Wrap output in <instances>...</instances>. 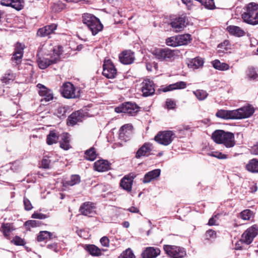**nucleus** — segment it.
Wrapping results in <instances>:
<instances>
[{
    "mask_svg": "<svg viewBox=\"0 0 258 258\" xmlns=\"http://www.w3.org/2000/svg\"><path fill=\"white\" fill-rule=\"evenodd\" d=\"M226 133L227 132L223 130H216L213 133L212 138L215 142L221 144L222 140H223Z\"/></svg>",
    "mask_w": 258,
    "mask_h": 258,
    "instance_id": "31",
    "label": "nucleus"
},
{
    "mask_svg": "<svg viewBox=\"0 0 258 258\" xmlns=\"http://www.w3.org/2000/svg\"><path fill=\"white\" fill-rule=\"evenodd\" d=\"M136 176V175L133 173H130L125 175L120 180L119 183L120 186L127 192H131L132 190L134 179Z\"/></svg>",
    "mask_w": 258,
    "mask_h": 258,
    "instance_id": "12",
    "label": "nucleus"
},
{
    "mask_svg": "<svg viewBox=\"0 0 258 258\" xmlns=\"http://www.w3.org/2000/svg\"><path fill=\"white\" fill-rule=\"evenodd\" d=\"M62 96L67 99L76 98L79 96V93H76L74 85L70 82L63 84L60 88Z\"/></svg>",
    "mask_w": 258,
    "mask_h": 258,
    "instance_id": "8",
    "label": "nucleus"
},
{
    "mask_svg": "<svg viewBox=\"0 0 258 258\" xmlns=\"http://www.w3.org/2000/svg\"><path fill=\"white\" fill-rule=\"evenodd\" d=\"M57 25L51 24L46 25L42 28H39L37 32L38 36L40 37H45L54 32L57 28Z\"/></svg>",
    "mask_w": 258,
    "mask_h": 258,
    "instance_id": "22",
    "label": "nucleus"
},
{
    "mask_svg": "<svg viewBox=\"0 0 258 258\" xmlns=\"http://www.w3.org/2000/svg\"><path fill=\"white\" fill-rule=\"evenodd\" d=\"M223 144L226 148H231L235 145L234 135L230 132H227L223 138L221 144Z\"/></svg>",
    "mask_w": 258,
    "mask_h": 258,
    "instance_id": "28",
    "label": "nucleus"
},
{
    "mask_svg": "<svg viewBox=\"0 0 258 258\" xmlns=\"http://www.w3.org/2000/svg\"><path fill=\"white\" fill-rule=\"evenodd\" d=\"M119 59L122 64H132L135 59L134 52L130 50H124L119 55Z\"/></svg>",
    "mask_w": 258,
    "mask_h": 258,
    "instance_id": "16",
    "label": "nucleus"
},
{
    "mask_svg": "<svg viewBox=\"0 0 258 258\" xmlns=\"http://www.w3.org/2000/svg\"><path fill=\"white\" fill-rule=\"evenodd\" d=\"M127 127V124H124L122 125L119 130V139L125 142L127 141L129 139L127 136L128 133L126 131Z\"/></svg>",
    "mask_w": 258,
    "mask_h": 258,
    "instance_id": "43",
    "label": "nucleus"
},
{
    "mask_svg": "<svg viewBox=\"0 0 258 258\" xmlns=\"http://www.w3.org/2000/svg\"><path fill=\"white\" fill-rule=\"evenodd\" d=\"M59 135L54 131H51L46 137V143L49 145H51L57 143L59 139Z\"/></svg>",
    "mask_w": 258,
    "mask_h": 258,
    "instance_id": "36",
    "label": "nucleus"
},
{
    "mask_svg": "<svg viewBox=\"0 0 258 258\" xmlns=\"http://www.w3.org/2000/svg\"><path fill=\"white\" fill-rule=\"evenodd\" d=\"M66 8V5L60 1L54 4L53 9L56 12H60Z\"/></svg>",
    "mask_w": 258,
    "mask_h": 258,
    "instance_id": "52",
    "label": "nucleus"
},
{
    "mask_svg": "<svg viewBox=\"0 0 258 258\" xmlns=\"http://www.w3.org/2000/svg\"><path fill=\"white\" fill-rule=\"evenodd\" d=\"M155 84L154 82L149 79L144 80L142 83V92L143 96L148 97L153 95L155 93Z\"/></svg>",
    "mask_w": 258,
    "mask_h": 258,
    "instance_id": "13",
    "label": "nucleus"
},
{
    "mask_svg": "<svg viewBox=\"0 0 258 258\" xmlns=\"http://www.w3.org/2000/svg\"><path fill=\"white\" fill-rule=\"evenodd\" d=\"M60 147L64 150H68L71 148L70 144V136L68 133H63L60 136Z\"/></svg>",
    "mask_w": 258,
    "mask_h": 258,
    "instance_id": "29",
    "label": "nucleus"
},
{
    "mask_svg": "<svg viewBox=\"0 0 258 258\" xmlns=\"http://www.w3.org/2000/svg\"><path fill=\"white\" fill-rule=\"evenodd\" d=\"M166 105L168 109H174L176 107L175 102L171 99H167Z\"/></svg>",
    "mask_w": 258,
    "mask_h": 258,
    "instance_id": "56",
    "label": "nucleus"
},
{
    "mask_svg": "<svg viewBox=\"0 0 258 258\" xmlns=\"http://www.w3.org/2000/svg\"><path fill=\"white\" fill-rule=\"evenodd\" d=\"M245 168L251 173H258V159H252L249 160Z\"/></svg>",
    "mask_w": 258,
    "mask_h": 258,
    "instance_id": "33",
    "label": "nucleus"
},
{
    "mask_svg": "<svg viewBox=\"0 0 258 258\" xmlns=\"http://www.w3.org/2000/svg\"><path fill=\"white\" fill-rule=\"evenodd\" d=\"M10 242L17 246H24L26 243L24 239L17 235L10 241Z\"/></svg>",
    "mask_w": 258,
    "mask_h": 258,
    "instance_id": "47",
    "label": "nucleus"
},
{
    "mask_svg": "<svg viewBox=\"0 0 258 258\" xmlns=\"http://www.w3.org/2000/svg\"><path fill=\"white\" fill-rule=\"evenodd\" d=\"M47 247L48 248L52 249L55 251H56V249L57 248V244H56V243L48 244Z\"/></svg>",
    "mask_w": 258,
    "mask_h": 258,
    "instance_id": "64",
    "label": "nucleus"
},
{
    "mask_svg": "<svg viewBox=\"0 0 258 258\" xmlns=\"http://www.w3.org/2000/svg\"><path fill=\"white\" fill-rule=\"evenodd\" d=\"M258 234V226L256 225H253L247 229L242 234L240 241L246 245L250 244L254 237Z\"/></svg>",
    "mask_w": 258,
    "mask_h": 258,
    "instance_id": "7",
    "label": "nucleus"
},
{
    "mask_svg": "<svg viewBox=\"0 0 258 258\" xmlns=\"http://www.w3.org/2000/svg\"><path fill=\"white\" fill-rule=\"evenodd\" d=\"M216 116L224 119H237L235 110H219L216 112Z\"/></svg>",
    "mask_w": 258,
    "mask_h": 258,
    "instance_id": "24",
    "label": "nucleus"
},
{
    "mask_svg": "<svg viewBox=\"0 0 258 258\" xmlns=\"http://www.w3.org/2000/svg\"><path fill=\"white\" fill-rule=\"evenodd\" d=\"M166 44L169 46H178L177 36L169 37L166 40Z\"/></svg>",
    "mask_w": 258,
    "mask_h": 258,
    "instance_id": "50",
    "label": "nucleus"
},
{
    "mask_svg": "<svg viewBox=\"0 0 258 258\" xmlns=\"http://www.w3.org/2000/svg\"><path fill=\"white\" fill-rule=\"evenodd\" d=\"M118 258H136V256L132 249L128 248L123 251Z\"/></svg>",
    "mask_w": 258,
    "mask_h": 258,
    "instance_id": "46",
    "label": "nucleus"
},
{
    "mask_svg": "<svg viewBox=\"0 0 258 258\" xmlns=\"http://www.w3.org/2000/svg\"><path fill=\"white\" fill-rule=\"evenodd\" d=\"M244 22L252 25L258 24V4L254 3L248 4L245 12L242 15Z\"/></svg>",
    "mask_w": 258,
    "mask_h": 258,
    "instance_id": "2",
    "label": "nucleus"
},
{
    "mask_svg": "<svg viewBox=\"0 0 258 258\" xmlns=\"http://www.w3.org/2000/svg\"><path fill=\"white\" fill-rule=\"evenodd\" d=\"M127 210L133 213H138L140 212L139 209L135 207H131L129 208Z\"/></svg>",
    "mask_w": 258,
    "mask_h": 258,
    "instance_id": "63",
    "label": "nucleus"
},
{
    "mask_svg": "<svg viewBox=\"0 0 258 258\" xmlns=\"http://www.w3.org/2000/svg\"><path fill=\"white\" fill-rule=\"evenodd\" d=\"M94 168L98 172L108 171L110 169V163L105 160H99L94 164Z\"/></svg>",
    "mask_w": 258,
    "mask_h": 258,
    "instance_id": "25",
    "label": "nucleus"
},
{
    "mask_svg": "<svg viewBox=\"0 0 258 258\" xmlns=\"http://www.w3.org/2000/svg\"><path fill=\"white\" fill-rule=\"evenodd\" d=\"M70 107L68 106H61L58 108L57 110V115L60 118H64L70 112Z\"/></svg>",
    "mask_w": 258,
    "mask_h": 258,
    "instance_id": "42",
    "label": "nucleus"
},
{
    "mask_svg": "<svg viewBox=\"0 0 258 258\" xmlns=\"http://www.w3.org/2000/svg\"><path fill=\"white\" fill-rule=\"evenodd\" d=\"M165 253L170 258H183L186 255L185 249L182 247L171 245H164Z\"/></svg>",
    "mask_w": 258,
    "mask_h": 258,
    "instance_id": "3",
    "label": "nucleus"
},
{
    "mask_svg": "<svg viewBox=\"0 0 258 258\" xmlns=\"http://www.w3.org/2000/svg\"><path fill=\"white\" fill-rule=\"evenodd\" d=\"M240 217L244 220H249L251 217H253V212L249 210L246 209L242 211L240 214Z\"/></svg>",
    "mask_w": 258,
    "mask_h": 258,
    "instance_id": "48",
    "label": "nucleus"
},
{
    "mask_svg": "<svg viewBox=\"0 0 258 258\" xmlns=\"http://www.w3.org/2000/svg\"><path fill=\"white\" fill-rule=\"evenodd\" d=\"M160 249L158 247H147L142 252V258H156L160 254Z\"/></svg>",
    "mask_w": 258,
    "mask_h": 258,
    "instance_id": "20",
    "label": "nucleus"
},
{
    "mask_svg": "<svg viewBox=\"0 0 258 258\" xmlns=\"http://www.w3.org/2000/svg\"><path fill=\"white\" fill-rule=\"evenodd\" d=\"M15 78V74L11 70H8L2 77L1 81L5 84L9 83L10 81H13Z\"/></svg>",
    "mask_w": 258,
    "mask_h": 258,
    "instance_id": "41",
    "label": "nucleus"
},
{
    "mask_svg": "<svg viewBox=\"0 0 258 258\" xmlns=\"http://www.w3.org/2000/svg\"><path fill=\"white\" fill-rule=\"evenodd\" d=\"M81 181V177L78 174H73L71 176L70 179L64 181L65 186H73L78 184Z\"/></svg>",
    "mask_w": 258,
    "mask_h": 258,
    "instance_id": "37",
    "label": "nucleus"
},
{
    "mask_svg": "<svg viewBox=\"0 0 258 258\" xmlns=\"http://www.w3.org/2000/svg\"><path fill=\"white\" fill-rule=\"evenodd\" d=\"M254 108L251 105L244 106L235 110L236 119L246 118L251 116L254 112Z\"/></svg>",
    "mask_w": 258,
    "mask_h": 258,
    "instance_id": "14",
    "label": "nucleus"
},
{
    "mask_svg": "<svg viewBox=\"0 0 258 258\" xmlns=\"http://www.w3.org/2000/svg\"><path fill=\"white\" fill-rule=\"evenodd\" d=\"M82 21L83 23L87 26L91 31L93 35H96L103 28L100 20L90 13L83 14L82 16Z\"/></svg>",
    "mask_w": 258,
    "mask_h": 258,
    "instance_id": "1",
    "label": "nucleus"
},
{
    "mask_svg": "<svg viewBox=\"0 0 258 258\" xmlns=\"http://www.w3.org/2000/svg\"><path fill=\"white\" fill-rule=\"evenodd\" d=\"M23 203L24 206V209L26 211H28L32 209L33 206L31 204V202L28 198H27L25 197H24L23 198Z\"/></svg>",
    "mask_w": 258,
    "mask_h": 258,
    "instance_id": "54",
    "label": "nucleus"
},
{
    "mask_svg": "<svg viewBox=\"0 0 258 258\" xmlns=\"http://www.w3.org/2000/svg\"><path fill=\"white\" fill-rule=\"evenodd\" d=\"M42 222L35 220H30L26 221L24 225L27 227L28 230H30L31 228L39 227L41 225Z\"/></svg>",
    "mask_w": 258,
    "mask_h": 258,
    "instance_id": "44",
    "label": "nucleus"
},
{
    "mask_svg": "<svg viewBox=\"0 0 258 258\" xmlns=\"http://www.w3.org/2000/svg\"><path fill=\"white\" fill-rule=\"evenodd\" d=\"M85 249L92 256H99L101 255L100 249L94 244L86 245Z\"/></svg>",
    "mask_w": 258,
    "mask_h": 258,
    "instance_id": "35",
    "label": "nucleus"
},
{
    "mask_svg": "<svg viewBox=\"0 0 258 258\" xmlns=\"http://www.w3.org/2000/svg\"><path fill=\"white\" fill-rule=\"evenodd\" d=\"M24 45L21 43L17 42L16 44L14 52L17 53L18 54H21L23 55L24 52Z\"/></svg>",
    "mask_w": 258,
    "mask_h": 258,
    "instance_id": "55",
    "label": "nucleus"
},
{
    "mask_svg": "<svg viewBox=\"0 0 258 258\" xmlns=\"http://www.w3.org/2000/svg\"><path fill=\"white\" fill-rule=\"evenodd\" d=\"M48 216L42 213H38L37 212H34L32 215L31 218L33 219H44Z\"/></svg>",
    "mask_w": 258,
    "mask_h": 258,
    "instance_id": "59",
    "label": "nucleus"
},
{
    "mask_svg": "<svg viewBox=\"0 0 258 258\" xmlns=\"http://www.w3.org/2000/svg\"><path fill=\"white\" fill-rule=\"evenodd\" d=\"M205 238L209 240L210 239H214L217 237L216 232L212 229H209L206 231L205 234Z\"/></svg>",
    "mask_w": 258,
    "mask_h": 258,
    "instance_id": "53",
    "label": "nucleus"
},
{
    "mask_svg": "<svg viewBox=\"0 0 258 258\" xmlns=\"http://www.w3.org/2000/svg\"><path fill=\"white\" fill-rule=\"evenodd\" d=\"M50 160L46 156H44L41 161V166L43 168H49Z\"/></svg>",
    "mask_w": 258,
    "mask_h": 258,
    "instance_id": "58",
    "label": "nucleus"
},
{
    "mask_svg": "<svg viewBox=\"0 0 258 258\" xmlns=\"http://www.w3.org/2000/svg\"><path fill=\"white\" fill-rule=\"evenodd\" d=\"M100 242L101 245L105 247H108L109 244V239L107 236L102 237L100 240Z\"/></svg>",
    "mask_w": 258,
    "mask_h": 258,
    "instance_id": "60",
    "label": "nucleus"
},
{
    "mask_svg": "<svg viewBox=\"0 0 258 258\" xmlns=\"http://www.w3.org/2000/svg\"><path fill=\"white\" fill-rule=\"evenodd\" d=\"M15 229L14 224L11 223H3L0 228V231L7 239H10V233Z\"/></svg>",
    "mask_w": 258,
    "mask_h": 258,
    "instance_id": "26",
    "label": "nucleus"
},
{
    "mask_svg": "<svg viewBox=\"0 0 258 258\" xmlns=\"http://www.w3.org/2000/svg\"><path fill=\"white\" fill-rule=\"evenodd\" d=\"M95 207L93 203L86 202L81 205L79 209V212L84 216L92 217L95 213Z\"/></svg>",
    "mask_w": 258,
    "mask_h": 258,
    "instance_id": "17",
    "label": "nucleus"
},
{
    "mask_svg": "<svg viewBox=\"0 0 258 258\" xmlns=\"http://www.w3.org/2000/svg\"><path fill=\"white\" fill-rule=\"evenodd\" d=\"M178 46L187 45L191 40V35L189 34L177 35Z\"/></svg>",
    "mask_w": 258,
    "mask_h": 258,
    "instance_id": "34",
    "label": "nucleus"
},
{
    "mask_svg": "<svg viewBox=\"0 0 258 258\" xmlns=\"http://www.w3.org/2000/svg\"><path fill=\"white\" fill-rule=\"evenodd\" d=\"M204 61L200 57H196L188 60L187 65L189 68L192 69H198L203 66Z\"/></svg>",
    "mask_w": 258,
    "mask_h": 258,
    "instance_id": "30",
    "label": "nucleus"
},
{
    "mask_svg": "<svg viewBox=\"0 0 258 258\" xmlns=\"http://www.w3.org/2000/svg\"><path fill=\"white\" fill-rule=\"evenodd\" d=\"M247 75L250 79L255 80L258 78V74L255 69L253 68H250L248 69Z\"/></svg>",
    "mask_w": 258,
    "mask_h": 258,
    "instance_id": "51",
    "label": "nucleus"
},
{
    "mask_svg": "<svg viewBox=\"0 0 258 258\" xmlns=\"http://www.w3.org/2000/svg\"><path fill=\"white\" fill-rule=\"evenodd\" d=\"M176 50H172L168 48L156 49L154 53L155 57L159 60H163L173 58Z\"/></svg>",
    "mask_w": 258,
    "mask_h": 258,
    "instance_id": "11",
    "label": "nucleus"
},
{
    "mask_svg": "<svg viewBox=\"0 0 258 258\" xmlns=\"http://www.w3.org/2000/svg\"><path fill=\"white\" fill-rule=\"evenodd\" d=\"M186 87V83L183 81H179L158 90V92L160 93L161 91L166 92L176 89H183Z\"/></svg>",
    "mask_w": 258,
    "mask_h": 258,
    "instance_id": "23",
    "label": "nucleus"
},
{
    "mask_svg": "<svg viewBox=\"0 0 258 258\" xmlns=\"http://www.w3.org/2000/svg\"><path fill=\"white\" fill-rule=\"evenodd\" d=\"M251 154L257 155H258V144L254 145L250 150Z\"/></svg>",
    "mask_w": 258,
    "mask_h": 258,
    "instance_id": "62",
    "label": "nucleus"
},
{
    "mask_svg": "<svg viewBox=\"0 0 258 258\" xmlns=\"http://www.w3.org/2000/svg\"><path fill=\"white\" fill-rule=\"evenodd\" d=\"M85 117L83 111L78 110L73 112L69 116L67 119V124L69 125L73 126L78 122L82 121L83 119Z\"/></svg>",
    "mask_w": 258,
    "mask_h": 258,
    "instance_id": "18",
    "label": "nucleus"
},
{
    "mask_svg": "<svg viewBox=\"0 0 258 258\" xmlns=\"http://www.w3.org/2000/svg\"><path fill=\"white\" fill-rule=\"evenodd\" d=\"M102 75L108 79L115 78L117 75V70L110 59L104 60Z\"/></svg>",
    "mask_w": 258,
    "mask_h": 258,
    "instance_id": "9",
    "label": "nucleus"
},
{
    "mask_svg": "<svg viewBox=\"0 0 258 258\" xmlns=\"http://www.w3.org/2000/svg\"><path fill=\"white\" fill-rule=\"evenodd\" d=\"M227 30L230 34L237 37H241L245 34L244 31L238 26H229L227 27Z\"/></svg>",
    "mask_w": 258,
    "mask_h": 258,
    "instance_id": "32",
    "label": "nucleus"
},
{
    "mask_svg": "<svg viewBox=\"0 0 258 258\" xmlns=\"http://www.w3.org/2000/svg\"><path fill=\"white\" fill-rule=\"evenodd\" d=\"M97 154L94 147H91L85 152V159L89 161H93L95 160Z\"/></svg>",
    "mask_w": 258,
    "mask_h": 258,
    "instance_id": "40",
    "label": "nucleus"
},
{
    "mask_svg": "<svg viewBox=\"0 0 258 258\" xmlns=\"http://www.w3.org/2000/svg\"><path fill=\"white\" fill-rule=\"evenodd\" d=\"M62 52V47L60 45L55 46L52 49V53H49L53 59H55L57 63L60 59V55Z\"/></svg>",
    "mask_w": 258,
    "mask_h": 258,
    "instance_id": "38",
    "label": "nucleus"
},
{
    "mask_svg": "<svg viewBox=\"0 0 258 258\" xmlns=\"http://www.w3.org/2000/svg\"><path fill=\"white\" fill-rule=\"evenodd\" d=\"M212 64L215 69L220 71H226L229 69V66L227 63L221 62L218 59L213 61Z\"/></svg>",
    "mask_w": 258,
    "mask_h": 258,
    "instance_id": "39",
    "label": "nucleus"
},
{
    "mask_svg": "<svg viewBox=\"0 0 258 258\" xmlns=\"http://www.w3.org/2000/svg\"><path fill=\"white\" fill-rule=\"evenodd\" d=\"M52 235V234L47 231H40L37 236V241L41 242L48 238L51 239Z\"/></svg>",
    "mask_w": 258,
    "mask_h": 258,
    "instance_id": "45",
    "label": "nucleus"
},
{
    "mask_svg": "<svg viewBox=\"0 0 258 258\" xmlns=\"http://www.w3.org/2000/svg\"><path fill=\"white\" fill-rule=\"evenodd\" d=\"M194 94L199 100H203L205 99L208 95V94L207 93V92L203 90H197L195 91H194Z\"/></svg>",
    "mask_w": 258,
    "mask_h": 258,
    "instance_id": "49",
    "label": "nucleus"
},
{
    "mask_svg": "<svg viewBox=\"0 0 258 258\" xmlns=\"http://www.w3.org/2000/svg\"><path fill=\"white\" fill-rule=\"evenodd\" d=\"M23 56V55L18 54L17 53L14 52L13 55L12 57V60H15L17 63H19L21 62V59Z\"/></svg>",
    "mask_w": 258,
    "mask_h": 258,
    "instance_id": "61",
    "label": "nucleus"
},
{
    "mask_svg": "<svg viewBox=\"0 0 258 258\" xmlns=\"http://www.w3.org/2000/svg\"><path fill=\"white\" fill-rule=\"evenodd\" d=\"M175 137V134L172 131H166L159 132L154 137V140L160 144L168 146Z\"/></svg>",
    "mask_w": 258,
    "mask_h": 258,
    "instance_id": "6",
    "label": "nucleus"
},
{
    "mask_svg": "<svg viewBox=\"0 0 258 258\" xmlns=\"http://www.w3.org/2000/svg\"><path fill=\"white\" fill-rule=\"evenodd\" d=\"M37 87L39 89L38 91L39 94L42 97L41 101L48 102L52 100L53 98V94L52 91L48 89L44 85L38 84Z\"/></svg>",
    "mask_w": 258,
    "mask_h": 258,
    "instance_id": "15",
    "label": "nucleus"
},
{
    "mask_svg": "<svg viewBox=\"0 0 258 258\" xmlns=\"http://www.w3.org/2000/svg\"><path fill=\"white\" fill-rule=\"evenodd\" d=\"M1 4L6 7H11L17 11L21 10L24 7V0H1Z\"/></svg>",
    "mask_w": 258,
    "mask_h": 258,
    "instance_id": "19",
    "label": "nucleus"
},
{
    "mask_svg": "<svg viewBox=\"0 0 258 258\" xmlns=\"http://www.w3.org/2000/svg\"><path fill=\"white\" fill-rule=\"evenodd\" d=\"M140 110V107L135 103L131 102H124L115 107L117 113H125L131 116H135Z\"/></svg>",
    "mask_w": 258,
    "mask_h": 258,
    "instance_id": "4",
    "label": "nucleus"
},
{
    "mask_svg": "<svg viewBox=\"0 0 258 258\" xmlns=\"http://www.w3.org/2000/svg\"><path fill=\"white\" fill-rule=\"evenodd\" d=\"M188 23V19L185 15L175 16L170 19V25L175 32L182 31Z\"/></svg>",
    "mask_w": 258,
    "mask_h": 258,
    "instance_id": "5",
    "label": "nucleus"
},
{
    "mask_svg": "<svg viewBox=\"0 0 258 258\" xmlns=\"http://www.w3.org/2000/svg\"><path fill=\"white\" fill-rule=\"evenodd\" d=\"M210 155L212 157H216L219 159H225L227 158V155L224 154H223L220 152H214L212 153Z\"/></svg>",
    "mask_w": 258,
    "mask_h": 258,
    "instance_id": "57",
    "label": "nucleus"
},
{
    "mask_svg": "<svg viewBox=\"0 0 258 258\" xmlns=\"http://www.w3.org/2000/svg\"><path fill=\"white\" fill-rule=\"evenodd\" d=\"M161 170L160 169H156L150 171L144 175L143 179V182L144 183H147L151 182L152 180L156 179L160 175Z\"/></svg>",
    "mask_w": 258,
    "mask_h": 258,
    "instance_id": "27",
    "label": "nucleus"
},
{
    "mask_svg": "<svg viewBox=\"0 0 258 258\" xmlns=\"http://www.w3.org/2000/svg\"><path fill=\"white\" fill-rule=\"evenodd\" d=\"M37 62L39 68L41 69H45L49 66L56 63L55 59L50 56L49 54H44V55L40 56L39 54H37Z\"/></svg>",
    "mask_w": 258,
    "mask_h": 258,
    "instance_id": "10",
    "label": "nucleus"
},
{
    "mask_svg": "<svg viewBox=\"0 0 258 258\" xmlns=\"http://www.w3.org/2000/svg\"><path fill=\"white\" fill-rule=\"evenodd\" d=\"M152 144L150 143H145L139 149L136 154V158H140L142 156H149L150 152L152 151Z\"/></svg>",
    "mask_w": 258,
    "mask_h": 258,
    "instance_id": "21",
    "label": "nucleus"
}]
</instances>
